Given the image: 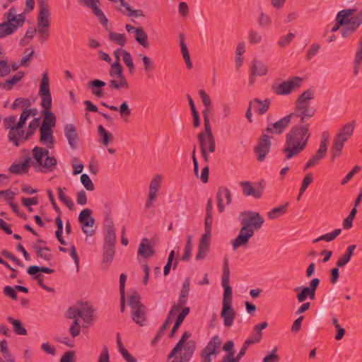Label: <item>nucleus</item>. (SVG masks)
<instances>
[{"label":"nucleus","instance_id":"obj_1","mask_svg":"<svg viewBox=\"0 0 362 362\" xmlns=\"http://www.w3.org/2000/svg\"><path fill=\"white\" fill-rule=\"evenodd\" d=\"M314 91L307 89L303 92L295 102L294 112L282 117L277 122L270 124L265 131L268 133L281 134L289 126L291 119L296 117L300 119V122L308 120L313 117L316 110L310 107V101L314 99Z\"/></svg>","mask_w":362,"mask_h":362},{"label":"nucleus","instance_id":"obj_2","mask_svg":"<svg viewBox=\"0 0 362 362\" xmlns=\"http://www.w3.org/2000/svg\"><path fill=\"white\" fill-rule=\"evenodd\" d=\"M310 126V124L306 123V120L301 122L300 119L299 123L293 125L286 134L282 150L286 160L297 156L305 150L311 136Z\"/></svg>","mask_w":362,"mask_h":362},{"label":"nucleus","instance_id":"obj_3","mask_svg":"<svg viewBox=\"0 0 362 362\" xmlns=\"http://www.w3.org/2000/svg\"><path fill=\"white\" fill-rule=\"evenodd\" d=\"M240 222L242 228L238 236L232 240L234 250L240 246L247 245L250 239L254 235L255 230H258L262 228L264 219L258 212L245 211L240 213Z\"/></svg>","mask_w":362,"mask_h":362},{"label":"nucleus","instance_id":"obj_4","mask_svg":"<svg viewBox=\"0 0 362 362\" xmlns=\"http://www.w3.org/2000/svg\"><path fill=\"white\" fill-rule=\"evenodd\" d=\"M229 277L230 268L228 259L226 257L223 260V269L221 278V284L224 288V292L221 317L223 319V325L226 327H230L233 325L236 316V313L232 306L233 291L232 287L229 285Z\"/></svg>","mask_w":362,"mask_h":362},{"label":"nucleus","instance_id":"obj_5","mask_svg":"<svg viewBox=\"0 0 362 362\" xmlns=\"http://www.w3.org/2000/svg\"><path fill=\"white\" fill-rule=\"evenodd\" d=\"M38 95L41 98L40 105L43 108L42 115L44 116L40 127L52 129L56 125V117L54 114L51 112L52 95L49 89V80L48 74L46 72L42 74Z\"/></svg>","mask_w":362,"mask_h":362},{"label":"nucleus","instance_id":"obj_6","mask_svg":"<svg viewBox=\"0 0 362 362\" xmlns=\"http://www.w3.org/2000/svg\"><path fill=\"white\" fill-rule=\"evenodd\" d=\"M32 153L35 161L30 160V165H33L36 171L47 173L54 170L57 164V160L54 156L47 157L43 160L41 147L39 146H35L32 150Z\"/></svg>","mask_w":362,"mask_h":362},{"label":"nucleus","instance_id":"obj_7","mask_svg":"<svg viewBox=\"0 0 362 362\" xmlns=\"http://www.w3.org/2000/svg\"><path fill=\"white\" fill-rule=\"evenodd\" d=\"M303 78L294 76L283 81L279 85H273L272 90L278 95H286L300 87Z\"/></svg>","mask_w":362,"mask_h":362},{"label":"nucleus","instance_id":"obj_8","mask_svg":"<svg viewBox=\"0 0 362 362\" xmlns=\"http://www.w3.org/2000/svg\"><path fill=\"white\" fill-rule=\"evenodd\" d=\"M320 279L318 278L313 279L308 286L296 287L294 291L297 293L296 298L300 303L304 302L307 298L314 300L315 298V293L320 284Z\"/></svg>","mask_w":362,"mask_h":362},{"label":"nucleus","instance_id":"obj_9","mask_svg":"<svg viewBox=\"0 0 362 362\" xmlns=\"http://www.w3.org/2000/svg\"><path fill=\"white\" fill-rule=\"evenodd\" d=\"M91 214V209L87 208L81 210L78 215V222L81 225V230L87 236H93L95 234L93 226L95 220Z\"/></svg>","mask_w":362,"mask_h":362},{"label":"nucleus","instance_id":"obj_10","mask_svg":"<svg viewBox=\"0 0 362 362\" xmlns=\"http://www.w3.org/2000/svg\"><path fill=\"white\" fill-rule=\"evenodd\" d=\"M271 145L270 137L268 135L263 134L259 138L257 145L254 147V151L258 161L264 160L267 155L270 151Z\"/></svg>","mask_w":362,"mask_h":362},{"label":"nucleus","instance_id":"obj_11","mask_svg":"<svg viewBox=\"0 0 362 362\" xmlns=\"http://www.w3.org/2000/svg\"><path fill=\"white\" fill-rule=\"evenodd\" d=\"M221 344V340L218 335L213 337L208 342L206 347L202 351V362H211V356L218 354L216 349L218 348Z\"/></svg>","mask_w":362,"mask_h":362},{"label":"nucleus","instance_id":"obj_12","mask_svg":"<svg viewBox=\"0 0 362 362\" xmlns=\"http://www.w3.org/2000/svg\"><path fill=\"white\" fill-rule=\"evenodd\" d=\"M355 126V121L345 124L334 136L333 142L344 146L345 142L353 135Z\"/></svg>","mask_w":362,"mask_h":362},{"label":"nucleus","instance_id":"obj_13","mask_svg":"<svg viewBox=\"0 0 362 362\" xmlns=\"http://www.w3.org/2000/svg\"><path fill=\"white\" fill-rule=\"evenodd\" d=\"M64 135L68 140L70 147L73 149L76 148L79 142V136L74 124H68L65 125Z\"/></svg>","mask_w":362,"mask_h":362},{"label":"nucleus","instance_id":"obj_14","mask_svg":"<svg viewBox=\"0 0 362 362\" xmlns=\"http://www.w3.org/2000/svg\"><path fill=\"white\" fill-rule=\"evenodd\" d=\"M216 198L218 211L220 213H222L225 208L224 200H226V205L231 202V193L228 188L221 187L218 189Z\"/></svg>","mask_w":362,"mask_h":362},{"label":"nucleus","instance_id":"obj_15","mask_svg":"<svg viewBox=\"0 0 362 362\" xmlns=\"http://www.w3.org/2000/svg\"><path fill=\"white\" fill-rule=\"evenodd\" d=\"M126 29L129 33H130L131 31L134 32V38L139 44H140L144 47H148L149 44L148 41V36L142 28H135L130 24H126Z\"/></svg>","mask_w":362,"mask_h":362},{"label":"nucleus","instance_id":"obj_16","mask_svg":"<svg viewBox=\"0 0 362 362\" xmlns=\"http://www.w3.org/2000/svg\"><path fill=\"white\" fill-rule=\"evenodd\" d=\"M196 348V343L191 340L187 342L180 358H175L171 362H188L192 358Z\"/></svg>","mask_w":362,"mask_h":362},{"label":"nucleus","instance_id":"obj_17","mask_svg":"<svg viewBox=\"0 0 362 362\" xmlns=\"http://www.w3.org/2000/svg\"><path fill=\"white\" fill-rule=\"evenodd\" d=\"M240 185L243 187V193L245 196H252L256 199L262 197L263 192L262 187L255 188L249 181H242L240 182Z\"/></svg>","mask_w":362,"mask_h":362},{"label":"nucleus","instance_id":"obj_18","mask_svg":"<svg viewBox=\"0 0 362 362\" xmlns=\"http://www.w3.org/2000/svg\"><path fill=\"white\" fill-rule=\"evenodd\" d=\"M30 157H27L23 162L21 163H13L9 167V172L13 175L26 174L30 166Z\"/></svg>","mask_w":362,"mask_h":362},{"label":"nucleus","instance_id":"obj_19","mask_svg":"<svg viewBox=\"0 0 362 362\" xmlns=\"http://www.w3.org/2000/svg\"><path fill=\"white\" fill-rule=\"evenodd\" d=\"M40 142L42 144H47V148H52L54 144V137L53 136L52 129L40 127Z\"/></svg>","mask_w":362,"mask_h":362},{"label":"nucleus","instance_id":"obj_20","mask_svg":"<svg viewBox=\"0 0 362 362\" xmlns=\"http://www.w3.org/2000/svg\"><path fill=\"white\" fill-rule=\"evenodd\" d=\"M249 103L250 104V106L252 107V109L255 112L259 115H263L266 113L269 109L271 100L268 98L264 100H261L260 99L256 98L253 100H251Z\"/></svg>","mask_w":362,"mask_h":362},{"label":"nucleus","instance_id":"obj_21","mask_svg":"<svg viewBox=\"0 0 362 362\" xmlns=\"http://www.w3.org/2000/svg\"><path fill=\"white\" fill-rule=\"evenodd\" d=\"M211 238L202 235L199 243L198 252L196 256L197 260L203 259L207 255L210 247Z\"/></svg>","mask_w":362,"mask_h":362},{"label":"nucleus","instance_id":"obj_22","mask_svg":"<svg viewBox=\"0 0 362 362\" xmlns=\"http://www.w3.org/2000/svg\"><path fill=\"white\" fill-rule=\"evenodd\" d=\"M138 255L145 259L149 258L154 255V250L150 245L148 238H144L141 240L138 249Z\"/></svg>","mask_w":362,"mask_h":362},{"label":"nucleus","instance_id":"obj_23","mask_svg":"<svg viewBox=\"0 0 362 362\" xmlns=\"http://www.w3.org/2000/svg\"><path fill=\"white\" fill-rule=\"evenodd\" d=\"M146 307L140 306L134 310H131V315L133 321L140 326H143L146 320Z\"/></svg>","mask_w":362,"mask_h":362},{"label":"nucleus","instance_id":"obj_24","mask_svg":"<svg viewBox=\"0 0 362 362\" xmlns=\"http://www.w3.org/2000/svg\"><path fill=\"white\" fill-rule=\"evenodd\" d=\"M17 117L16 115H11L6 117L3 119V124L6 130H9L8 134V140H14L13 131L17 130L16 128Z\"/></svg>","mask_w":362,"mask_h":362},{"label":"nucleus","instance_id":"obj_25","mask_svg":"<svg viewBox=\"0 0 362 362\" xmlns=\"http://www.w3.org/2000/svg\"><path fill=\"white\" fill-rule=\"evenodd\" d=\"M105 82L100 79H94L90 81L88 86L91 88L92 93L98 98H103L104 96V92L102 88L105 86Z\"/></svg>","mask_w":362,"mask_h":362},{"label":"nucleus","instance_id":"obj_26","mask_svg":"<svg viewBox=\"0 0 362 362\" xmlns=\"http://www.w3.org/2000/svg\"><path fill=\"white\" fill-rule=\"evenodd\" d=\"M268 71L267 66L261 61L255 59L252 62L251 74L255 76H264Z\"/></svg>","mask_w":362,"mask_h":362},{"label":"nucleus","instance_id":"obj_27","mask_svg":"<svg viewBox=\"0 0 362 362\" xmlns=\"http://www.w3.org/2000/svg\"><path fill=\"white\" fill-rule=\"evenodd\" d=\"M107 108L112 111H119L120 117L124 121H127V118L129 117L132 114V111L127 101H123L119 107L115 105H109V106H107Z\"/></svg>","mask_w":362,"mask_h":362},{"label":"nucleus","instance_id":"obj_28","mask_svg":"<svg viewBox=\"0 0 362 362\" xmlns=\"http://www.w3.org/2000/svg\"><path fill=\"white\" fill-rule=\"evenodd\" d=\"M189 307H184L182 310H181L180 313L177 315L175 322L173 327V329L170 333L169 337L173 338L175 334V332L179 329L180 326L182 325L183 320L186 317V316L189 313Z\"/></svg>","mask_w":362,"mask_h":362},{"label":"nucleus","instance_id":"obj_29","mask_svg":"<svg viewBox=\"0 0 362 362\" xmlns=\"http://www.w3.org/2000/svg\"><path fill=\"white\" fill-rule=\"evenodd\" d=\"M115 57H116V62H114L110 69L109 74L110 77L115 78H124L125 77L123 74V68L119 63V57L118 54H117V52H115Z\"/></svg>","mask_w":362,"mask_h":362},{"label":"nucleus","instance_id":"obj_30","mask_svg":"<svg viewBox=\"0 0 362 362\" xmlns=\"http://www.w3.org/2000/svg\"><path fill=\"white\" fill-rule=\"evenodd\" d=\"M98 134L101 144L105 146H107L110 142H112L114 139L113 134L107 132L101 124L98 127Z\"/></svg>","mask_w":362,"mask_h":362},{"label":"nucleus","instance_id":"obj_31","mask_svg":"<svg viewBox=\"0 0 362 362\" xmlns=\"http://www.w3.org/2000/svg\"><path fill=\"white\" fill-rule=\"evenodd\" d=\"M206 136L209 137V151L214 153L216 149V142L212 134L209 120H204Z\"/></svg>","mask_w":362,"mask_h":362},{"label":"nucleus","instance_id":"obj_32","mask_svg":"<svg viewBox=\"0 0 362 362\" xmlns=\"http://www.w3.org/2000/svg\"><path fill=\"white\" fill-rule=\"evenodd\" d=\"M40 13L37 17L38 23H48L49 12L48 10V5L45 0L39 1Z\"/></svg>","mask_w":362,"mask_h":362},{"label":"nucleus","instance_id":"obj_33","mask_svg":"<svg viewBox=\"0 0 362 362\" xmlns=\"http://www.w3.org/2000/svg\"><path fill=\"white\" fill-rule=\"evenodd\" d=\"M356 247V246L355 245H349L347 247L345 253L337 260L336 263L338 267H344L350 261Z\"/></svg>","mask_w":362,"mask_h":362},{"label":"nucleus","instance_id":"obj_34","mask_svg":"<svg viewBox=\"0 0 362 362\" xmlns=\"http://www.w3.org/2000/svg\"><path fill=\"white\" fill-rule=\"evenodd\" d=\"M23 24H0V39L16 32Z\"/></svg>","mask_w":362,"mask_h":362},{"label":"nucleus","instance_id":"obj_35","mask_svg":"<svg viewBox=\"0 0 362 362\" xmlns=\"http://www.w3.org/2000/svg\"><path fill=\"white\" fill-rule=\"evenodd\" d=\"M191 334L189 332H185L181 339L179 340V341L177 343V344L175 346V347L172 349L171 352L170 353L168 356V359H170L171 358L174 357L178 352H180L183 348V344L185 343V341L190 337Z\"/></svg>","mask_w":362,"mask_h":362},{"label":"nucleus","instance_id":"obj_36","mask_svg":"<svg viewBox=\"0 0 362 362\" xmlns=\"http://www.w3.org/2000/svg\"><path fill=\"white\" fill-rule=\"evenodd\" d=\"M118 79H112L110 81L108 86L111 90L128 89L129 83L125 77L117 78Z\"/></svg>","mask_w":362,"mask_h":362},{"label":"nucleus","instance_id":"obj_37","mask_svg":"<svg viewBox=\"0 0 362 362\" xmlns=\"http://www.w3.org/2000/svg\"><path fill=\"white\" fill-rule=\"evenodd\" d=\"M33 248L38 258L43 259L46 261H50L52 259V255L49 252L50 249L48 247H40L37 245H33Z\"/></svg>","mask_w":362,"mask_h":362},{"label":"nucleus","instance_id":"obj_38","mask_svg":"<svg viewBox=\"0 0 362 362\" xmlns=\"http://www.w3.org/2000/svg\"><path fill=\"white\" fill-rule=\"evenodd\" d=\"M7 320L8 322H10L13 325V331L16 334H18V335L27 334V330L20 320L14 319L12 317H8L7 318Z\"/></svg>","mask_w":362,"mask_h":362},{"label":"nucleus","instance_id":"obj_39","mask_svg":"<svg viewBox=\"0 0 362 362\" xmlns=\"http://www.w3.org/2000/svg\"><path fill=\"white\" fill-rule=\"evenodd\" d=\"M24 76V73L23 71H18L13 76H12L10 79L6 80V82L3 84L1 83V87L4 89L10 90L12 89L13 86L16 85L18 82H19L23 77Z\"/></svg>","mask_w":362,"mask_h":362},{"label":"nucleus","instance_id":"obj_40","mask_svg":"<svg viewBox=\"0 0 362 362\" xmlns=\"http://www.w3.org/2000/svg\"><path fill=\"white\" fill-rule=\"evenodd\" d=\"M362 63V35L358 42V48L354 58V75H358L360 66Z\"/></svg>","mask_w":362,"mask_h":362},{"label":"nucleus","instance_id":"obj_41","mask_svg":"<svg viewBox=\"0 0 362 362\" xmlns=\"http://www.w3.org/2000/svg\"><path fill=\"white\" fill-rule=\"evenodd\" d=\"M115 253V246L104 245L103 246V262L106 267H108L112 261Z\"/></svg>","mask_w":362,"mask_h":362},{"label":"nucleus","instance_id":"obj_42","mask_svg":"<svg viewBox=\"0 0 362 362\" xmlns=\"http://www.w3.org/2000/svg\"><path fill=\"white\" fill-rule=\"evenodd\" d=\"M104 245L115 246L116 242V234L115 227L109 226L108 230H105Z\"/></svg>","mask_w":362,"mask_h":362},{"label":"nucleus","instance_id":"obj_43","mask_svg":"<svg viewBox=\"0 0 362 362\" xmlns=\"http://www.w3.org/2000/svg\"><path fill=\"white\" fill-rule=\"evenodd\" d=\"M288 203L274 208L272 210L267 213V216L270 219H276L279 216L286 214Z\"/></svg>","mask_w":362,"mask_h":362},{"label":"nucleus","instance_id":"obj_44","mask_svg":"<svg viewBox=\"0 0 362 362\" xmlns=\"http://www.w3.org/2000/svg\"><path fill=\"white\" fill-rule=\"evenodd\" d=\"M31 105H32V101L30 98H18L13 103L11 108L12 110H16L17 108L20 107V108L26 110Z\"/></svg>","mask_w":362,"mask_h":362},{"label":"nucleus","instance_id":"obj_45","mask_svg":"<svg viewBox=\"0 0 362 362\" xmlns=\"http://www.w3.org/2000/svg\"><path fill=\"white\" fill-rule=\"evenodd\" d=\"M355 12L354 9H344L340 11L336 17V23H349V21H353L351 18L349 20L348 18L354 14Z\"/></svg>","mask_w":362,"mask_h":362},{"label":"nucleus","instance_id":"obj_46","mask_svg":"<svg viewBox=\"0 0 362 362\" xmlns=\"http://www.w3.org/2000/svg\"><path fill=\"white\" fill-rule=\"evenodd\" d=\"M50 24H37V32L39 34L40 40L42 43L47 40L49 36Z\"/></svg>","mask_w":362,"mask_h":362},{"label":"nucleus","instance_id":"obj_47","mask_svg":"<svg viewBox=\"0 0 362 362\" xmlns=\"http://www.w3.org/2000/svg\"><path fill=\"white\" fill-rule=\"evenodd\" d=\"M25 132L23 129H20L18 130L13 131L14 140H8L11 143L13 144L16 147H19L21 145V143L25 142L24 141V138L25 137Z\"/></svg>","mask_w":362,"mask_h":362},{"label":"nucleus","instance_id":"obj_48","mask_svg":"<svg viewBox=\"0 0 362 362\" xmlns=\"http://www.w3.org/2000/svg\"><path fill=\"white\" fill-rule=\"evenodd\" d=\"M40 117L34 118L28 125V129L25 133V137L24 138V141H28L33 135L35 134V131L39 127L40 124Z\"/></svg>","mask_w":362,"mask_h":362},{"label":"nucleus","instance_id":"obj_49","mask_svg":"<svg viewBox=\"0 0 362 362\" xmlns=\"http://www.w3.org/2000/svg\"><path fill=\"white\" fill-rule=\"evenodd\" d=\"M341 232V230L340 228H337L332 231L331 233H328L327 234L322 235L320 236L319 238L313 240V243H316L320 240H325L327 242H330L333 240H334Z\"/></svg>","mask_w":362,"mask_h":362},{"label":"nucleus","instance_id":"obj_50","mask_svg":"<svg viewBox=\"0 0 362 362\" xmlns=\"http://www.w3.org/2000/svg\"><path fill=\"white\" fill-rule=\"evenodd\" d=\"M160 181L161 176L160 175H156L153 177L150 182L148 194L157 196V192L160 187Z\"/></svg>","mask_w":362,"mask_h":362},{"label":"nucleus","instance_id":"obj_51","mask_svg":"<svg viewBox=\"0 0 362 362\" xmlns=\"http://www.w3.org/2000/svg\"><path fill=\"white\" fill-rule=\"evenodd\" d=\"M54 272V270L52 269L45 267H39V266H36V265L30 266L27 269V272L30 275H34L38 272H43L45 274H52Z\"/></svg>","mask_w":362,"mask_h":362},{"label":"nucleus","instance_id":"obj_52","mask_svg":"<svg viewBox=\"0 0 362 362\" xmlns=\"http://www.w3.org/2000/svg\"><path fill=\"white\" fill-rule=\"evenodd\" d=\"M110 40L116 42L121 47L124 46L127 42V39L124 34L116 33L110 32L109 33Z\"/></svg>","mask_w":362,"mask_h":362},{"label":"nucleus","instance_id":"obj_53","mask_svg":"<svg viewBox=\"0 0 362 362\" xmlns=\"http://www.w3.org/2000/svg\"><path fill=\"white\" fill-rule=\"evenodd\" d=\"M93 310L91 307L85 306L81 308V317L86 323H89L93 320Z\"/></svg>","mask_w":362,"mask_h":362},{"label":"nucleus","instance_id":"obj_54","mask_svg":"<svg viewBox=\"0 0 362 362\" xmlns=\"http://www.w3.org/2000/svg\"><path fill=\"white\" fill-rule=\"evenodd\" d=\"M212 223H213L212 214H206V217H205V220H204V230H205V232L202 235H206L208 238H211Z\"/></svg>","mask_w":362,"mask_h":362},{"label":"nucleus","instance_id":"obj_55","mask_svg":"<svg viewBox=\"0 0 362 362\" xmlns=\"http://www.w3.org/2000/svg\"><path fill=\"white\" fill-rule=\"evenodd\" d=\"M122 60L129 68V72L133 73L134 71V64L133 63L131 54L129 52L122 50Z\"/></svg>","mask_w":362,"mask_h":362},{"label":"nucleus","instance_id":"obj_56","mask_svg":"<svg viewBox=\"0 0 362 362\" xmlns=\"http://www.w3.org/2000/svg\"><path fill=\"white\" fill-rule=\"evenodd\" d=\"M357 213V209L353 208L350 211L349 216L345 218L343 221V228L346 230L350 229L353 226V220L354 219Z\"/></svg>","mask_w":362,"mask_h":362},{"label":"nucleus","instance_id":"obj_57","mask_svg":"<svg viewBox=\"0 0 362 362\" xmlns=\"http://www.w3.org/2000/svg\"><path fill=\"white\" fill-rule=\"evenodd\" d=\"M37 33V28L36 27H30L28 30L26 31V33L23 38H22L20 41V45L21 46H25L30 40H31L34 35Z\"/></svg>","mask_w":362,"mask_h":362},{"label":"nucleus","instance_id":"obj_58","mask_svg":"<svg viewBox=\"0 0 362 362\" xmlns=\"http://www.w3.org/2000/svg\"><path fill=\"white\" fill-rule=\"evenodd\" d=\"M122 12L127 16L132 18H137L139 16H144V12L140 10H134L132 9L129 4H127V6H126L124 9H122Z\"/></svg>","mask_w":362,"mask_h":362},{"label":"nucleus","instance_id":"obj_59","mask_svg":"<svg viewBox=\"0 0 362 362\" xmlns=\"http://www.w3.org/2000/svg\"><path fill=\"white\" fill-rule=\"evenodd\" d=\"M129 305L131 307V310H134L144 305L140 301V296L138 293H135L129 296Z\"/></svg>","mask_w":362,"mask_h":362},{"label":"nucleus","instance_id":"obj_60","mask_svg":"<svg viewBox=\"0 0 362 362\" xmlns=\"http://www.w3.org/2000/svg\"><path fill=\"white\" fill-rule=\"evenodd\" d=\"M321 46L318 43L312 44L306 53V59L310 61L319 52Z\"/></svg>","mask_w":362,"mask_h":362},{"label":"nucleus","instance_id":"obj_61","mask_svg":"<svg viewBox=\"0 0 362 362\" xmlns=\"http://www.w3.org/2000/svg\"><path fill=\"white\" fill-rule=\"evenodd\" d=\"M81 182L87 190L92 192L95 189L94 184L87 174L81 175Z\"/></svg>","mask_w":362,"mask_h":362},{"label":"nucleus","instance_id":"obj_62","mask_svg":"<svg viewBox=\"0 0 362 362\" xmlns=\"http://www.w3.org/2000/svg\"><path fill=\"white\" fill-rule=\"evenodd\" d=\"M361 24H345V27L341 29L342 37H346L354 31H356Z\"/></svg>","mask_w":362,"mask_h":362},{"label":"nucleus","instance_id":"obj_63","mask_svg":"<svg viewBox=\"0 0 362 362\" xmlns=\"http://www.w3.org/2000/svg\"><path fill=\"white\" fill-rule=\"evenodd\" d=\"M100 4H95L92 8L91 11L94 13L95 16L98 17L100 23H107V19L105 16L103 11L99 8Z\"/></svg>","mask_w":362,"mask_h":362},{"label":"nucleus","instance_id":"obj_64","mask_svg":"<svg viewBox=\"0 0 362 362\" xmlns=\"http://www.w3.org/2000/svg\"><path fill=\"white\" fill-rule=\"evenodd\" d=\"M16 10L11 7L7 13L4 15L2 23H14L16 20Z\"/></svg>","mask_w":362,"mask_h":362}]
</instances>
